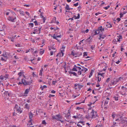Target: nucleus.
<instances>
[{
    "instance_id": "nucleus-37",
    "label": "nucleus",
    "mask_w": 127,
    "mask_h": 127,
    "mask_svg": "<svg viewBox=\"0 0 127 127\" xmlns=\"http://www.w3.org/2000/svg\"><path fill=\"white\" fill-rule=\"evenodd\" d=\"M70 73L71 74H73L75 76H76L77 75V74L75 72L71 71L70 72Z\"/></svg>"
},
{
    "instance_id": "nucleus-53",
    "label": "nucleus",
    "mask_w": 127,
    "mask_h": 127,
    "mask_svg": "<svg viewBox=\"0 0 127 127\" xmlns=\"http://www.w3.org/2000/svg\"><path fill=\"white\" fill-rule=\"evenodd\" d=\"M78 5V2H77L76 3L74 4L73 5L76 7Z\"/></svg>"
},
{
    "instance_id": "nucleus-19",
    "label": "nucleus",
    "mask_w": 127,
    "mask_h": 127,
    "mask_svg": "<svg viewBox=\"0 0 127 127\" xmlns=\"http://www.w3.org/2000/svg\"><path fill=\"white\" fill-rule=\"evenodd\" d=\"M98 29L100 32H103L104 31V28H102V26L99 27Z\"/></svg>"
},
{
    "instance_id": "nucleus-24",
    "label": "nucleus",
    "mask_w": 127,
    "mask_h": 127,
    "mask_svg": "<svg viewBox=\"0 0 127 127\" xmlns=\"http://www.w3.org/2000/svg\"><path fill=\"white\" fill-rule=\"evenodd\" d=\"M2 56H3L4 58L6 59H7V55L6 54V53L5 52L2 55Z\"/></svg>"
},
{
    "instance_id": "nucleus-42",
    "label": "nucleus",
    "mask_w": 127,
    "mask_h": 127,
    "mask_svg": "<svg viewBox=\"0 0 127 127\" xmlns=\"http://www.w3.org/2000/svg\"><path fill=\"white\" fill-rule=\"evenodd\" d=\"M82 73V70H81L79 71L78 72V74L79 75H80Z\"/></svg>"
},
{
    "instance_id": "nucleus-56",
    "label": "nucleus",
    "mask_w": 127,
    "mask_h": 127,
    "mask_svg": "<svg viewBox=\"0 0 127 127\" xmlns=\"http://www.w3.org/2000/svg\"><path fill=\"white\" fill-rule=\"evenodd\" d=\"M17 114L15 113V112H13V116H16Z\"/></svg>"
},
{
    "instance_id": "nucleus-43",
    "label": "nucleus",
    "mask_w": 127,
    "mask_h": 127,
    "mask_svg": "<svg viewBox=\"0 0 127 127\" xmlns=\"http://www.w3.org/2000/svg\"><path fill=\"white\" fill-rule=\"evenodd\" d=\"M107 27L109 28H111L112 27V25L111 24L109 23L108 25H107Z\"/></svg>"
},
{
    "instance_id": "nucleus-27",
    "label": "nucleus",
    "mask_w": 127,
    "mask_h": 127,
    "mask_svg": "<svg viewBox=\"0 0 127 127\" xmlns=\"http://www.w3.org/2000/svg\"><path fill=\"white\" fill-rule=\"evenodd\" d=\"M80 115V114H79L78 115H77L76 116H73L72 117V118L75 119H79L80 117H79V116Z\"/></svg>"
},
{
    "instance_id": "nucleus-32",
    "label": "nucleus",
    "mask_w": 127,
    "mask_h": 127,
    "mask_svg": "<svg viewBox=\"0 0 127 127\" xmlns=\"http://www.w3.org/2000/svg\"><path fill=\"white\" fill-rule=\"evenodd\" d=\"M66 10H70V9L69 8V5L67 4H66V6L65 7Z\"/></svg>"
},
{
    "instance_id": "nucleus-41",
    "label": "nucleus",
    "mask_w": 127,
    "mask_h": 127,
    "mask_svg": "<svg viewBox=\"0 0 127 127\" xmlns=\"http://www.w3.org/2000/svg\"><path fill=\"white\" fill-rule=\"evenodd\" d=\"M56 51V50L55 51H50V55L52 56L53 55V53H55Z\"/></svg>"
},
{
    "instance_id": "nucleus-29",
    "label": "nucleus",
    "mask_w": 127,
    "mask_h": 127,
    "mask_svg": "<svg viewBox=\"0 0 127 127\" xmlns=\"http://www.w3.org/2000/svg\"><path fill=\"white\" fill-rule=\"evenodd\" d=\"M42 124L44 126H47L46 125L47 124V123H46L45 120H43L42 121Z\"/></svg>"
},
{
    "instance_id": "nucleus-28",
    "label": "nucleus",
    "mask_w": 127,
    "mask_h": 127,
    "mask_svg": "<svg viewBox=\"0 0 127 127\" xmlns=\"http://www.w3.org/2000/svg\"><path fill=\"white\" fill-rule=\"evenodd\" d=\"M105 36H106L104 35H100L99 36L100 38H99V39H103Z\"/></svg>"
},
{
    "instance_id": "nucleus-40",
    "label": "nucleus",
    "mask_w": 127,
    "mask_h": 127,
    "mask_svg": "<svg viewBox=\"0 0 127 127\" xmlns=\"http://www.w3.org/2000/svg\"><path fill=\"white\" fill-rule=\"evenodd\" d=\"M71 54L73 56H75V55H76V53H74L73 51H72L71 53Z\"/></svg>"
},
{
    "instance_id": "nucleus-3",
    "label": "nucleus",
    "mask_w": 127,
    "mask_h": 127,
    "mask_svg": "<svg viewBox=\"0 0 127 127\" xmlns=\"http://www.w3.org/2000/svg\"><path fill=\"white\" fill-rule=\"evenodd\" d=\"M22 82H19L18 83V84L19 85H21L22 84H23L24 85H29L31 84L32 82V80H31L30 81H27L24 79V81H23V80L22 79Z\"/></svg>"
},
{
    "instance_id": "nucleus-52",
    "label": "nucleus",
    "mask_w": 127,
    "mask_h": 127,
    "mask_svg": "<svg viewBox=\"0 0 127 127\" xmlns=\"http://www.w3.org/2000/svg\"><path fill=\"white\" fill-rule=\"evenodd\" d=\"M39 75L40 76H42V72L39 71Z\"/></svg>"
},
{
    "instance_id": "nucleus-54",
    "label": "nucleus",
    "mask_w": 127,
    "mask_h": 127,
    "mask_svg": "<svg viewBox=\"0 0 127 127\" xmlns=\"http://www.w3.org/2000/svg\"><path fill=\"white\" fill-rule=\"evenodd\" d=\"M33 22L35 24V26L38 25V24L37 23L36 21H35Z\"/></svg>"
},
{
    "instance_id": "nucleus-20",
    "label": "nucleus",
    "mask_w": 127,
    "mask_h": 127,
    "mask_svg": "<svg viewBox=\"0 0 127 127\" xmlns=\"http://www.w3.org/2000/svg\"><path fill=\"white\" fill-rule=\"evenodd\" d=\"M81 70L82 73H83L84 74H85L88 70V69L86 68H84V69H82Z\"/></svg>"
},
{
    "instance_id": "nucleus-11",
    "label": "nucleus",
    "mask_w": 127,
    "mask_h": 127,
    "mask_svg": "<svg viewBox=\"0 0 127 127\" xmlns=\"http://www.w3.org/2000/svg\"><path fill=\"white\" fill-rule=\"evenodd\" d=\"M80 17V14L79 13H78L77 14V16L74 15L73 17L70 18L69 19V20L70 19L71 20V21H73L74 20L73 18H74L75 19H78Z\"/></svg>"
},
{
    "instance_id": "nucleus-59",
    "label": "nucleus",
    "mask_w": 127,
    "mask_h": 127,
    "mask_svg": "<svg viewBox=\"0 0 127 127\" xmlns=\"http://www.w3.org/2000/svg\"><path fill=\"white\" fill-rule=\"evenodd\" d=\"M101 14V13H100V12H97L95 14V15L96 16H97V15H98L99 14Z\"/></svg>"
},
{
    "instance_id": "nucleus-58",
    "label": "nucleus",
    "mask_w": 127,
    "mask_h": 127,
    "mask_svg": "<svg viewBox=\"0 0 127 127\" xmlns=\"http://www.w3.org/2000/svg\"><path fill=\"white\" fill-rule=\"evenodd\" d=\"M11 95V94L10 92H8L7 94V96H10Z\"/></svg>"
},
{
    "instance_id": "nucleus-26",
    "label": "nucleus",
    "mask_w": 127,
    "mask_h": 127,
    "mask_svg": "<svg viewBox=\"0 0 127 127\" xmlns=\"http://www.w3.org/2000/svg\"><path fill=\"white\" fill-rule=\"evenodd\" d=\"M100 32L98 29L97 30H95V35H97L99 34Z\"/></svg>"
},
{
    "instance_id": "nucleus-15",
    "label": "nucleus",
    "mask_w": 127,
    "mask_h": 127,
    "mask_svg": "<svg viewBox=\"0 0 127 127\" xmlns=\"http://www.w3.org/2000/svg\"><path fill=\"white\" fill-rule=\"evenodd\" d=\"M119 97V95L118 94H116L114 95L113 97L114 99L116 101H117L118 100V98Z\"/></svg>"
},
{
    "instance_id": "nucleus-25",
    "label": "nucleus",
    "mask_w": 127,
    "mask_h": 127,
    "mask_svg": "<svg viewBox=\"0 0 127 127\" xmlns=\"http://www.w3.org/2000/svg\"><path fill=\"white\" fill-rule=\"evenodd\" d=\"M44 50L43 49H41L39 52V53L41 55H42L44 53Z\"/></svg>"
},
{
    "instance_id": "nucleus-49",
    "label": "nucleus",
    "mask_w": 127,
    "mask_h": 127,
    "mask_svg": "<svg viewBox=\"0 0 127 127\" xmlns=\"http://www.w3.org/2000/svg\"><path fill=\"white\" fill-rule=\"evenodd\" d=\"M57 81H52V84L53 85H55V84L56 83Z\"/></svg>"
},
{
    "instance_id": "nucleus-44",
    "label": "nucleus",
    "mask_w": 127,
    "mask_h": 127,
    "mask_svg": "<svg viewBox=\"0 0 127 127\" xmlns=\"http://www.w3.org/2000/svg\"><path fill=\"white\" fill-rule=\"evenodd\" d=\"M76 109L78 110H79L80 109H83V108H81L80 107H77L76 108Z\"/></svg>"
},
{
    "instance_id": "nucleus-35",
    "label": "nucleus",
    "mask_w": 127,
    "mask_h": 127,
    "mask_svg": "<svg viewBox=\"0 0 127 127\" xmlns=\"http://www.w3.org/2000/svg\"><path fill=\"white\" fill-rule=\"evenodd\" d=\"M80 123H81L82 124V123L81 122H78V123H77V126H78V127H82L81 125L80 124Z\"/></svg>"
},
{
    "instance_id": "nucleus-10",
    "label": "nucleus",
    "mask_w": 127,
    "mask_h": 127,
    "mask_svg": "<svg viewBox=\"0 0 127 127\" xmlns=\"http://www.w3.org/2000/svg\"><path fill=\"white\" fill-rule=\"evenodd\" d=\"M64 50H61V52L57 54L56 55V57H57L59 56V57L63 56H64Z\"/></svg>"
},
{
    "instance_id": "nucleus-1",
    "label": "nucleus",
    "mask_w": 127,
    "mask_h": 127,
    "mask_svg": "<svg viewBox=\"0 0 127 127\" xmlns=\"http://www.w3.org/2000/svg\"><path fill=\"white\" fill-rule=\"evenodd\" d=\"M83 87V85H81L80 83H75L74 84L73 87L74 88L76 91H78L79 92H77V95H73V96H74L75 98L79 96L80 95V91Z\"/></svg>"
},
{
    "instance_id": "nucleus-60",
    "label": "nucleus",
    "mask_w": 127,
    "mask_h": 127,
    "mask_svg": "<svg viewBox=\"0 0 127 127\" xmlns=\"http://www.w3.org/2000/svg\"><path fill=\"white\" fill-rule=\"evenodd\" d=\"M110 78H108L106 80V82H108L110 81Z\"/></svg>"
},
{
    "instance_id": "nucleus-61",
    "label": "nucleus",
    "mask_w": 127,
    "mask_h": 127,
    "mask_svg": "<svg viewBox=\"0 0 127 127\" xmlns=\"http://www.w3.org/2000/svg\"><path fill=\"white\" fill-rule=\"evenodd\" d=\"M117 20L118 21V22H119L121 20V19L119 18H117Z\"/></svg>"
},
{
    "instance_id": "nucleus-2",
    "label": "nucleus",
    "mask_w": 127,
    "mask_h": 127,
    "mask_svg": "<svg viewBox=\"0 0 127 127\" xmlns=\"http://www.w3.org/2000/svg\"><path fill=\"white\" fill-rule=\"evenodd\" d=\"M15 13L14 12H12L11 14L8 17L7 19L8 21L10 22H14L17 21V18L16 15H14Z\"/></svg>"
},
{
    "instance_id": "nucleus-39",
    "label": "nucleus",
    "mask_w": 127,
    "mask_h": 127,
    "mask_svg": "<svg viewBox=\"0 0 127 127\" xmlns=\"http://www.w3.org/2000/svg\"><path fill=\"white\" fill-rule=\"evenodd\" d=\"M49 50H51V49H53L55 50H56V48L53 47H49Z\"/></svg>"
},
{
    "instance_id": "nucleus-17",
    "label": "nucleus",
    "mask_w": 127,
    "mask_h": 127,
    "mask_svg": "<svg viewBox=\"0 0 127 127\" xmlns=\"http://www.w3.org/2000/svg\"><path fill=\"white\" fill-rule=\"evenodd\" d=\"M23 77L19 76L18 78L17 79V80L18 81L21 82H22V79L23 80V81L24 80L23 78Z\"/></svg>"
},
{
    "instance_id": "nucleus-50",
    "label": "nucleus",
    "mask_w": 127,
    "mask_h": 127,
    "mask_svg": "<svg viewBox=\"0 0 127 127\" xmlns=\"http://www.w3.org/2000/svg\"><path fill=\"white\" fill-rule=\"evenodd\" d=\"M54 96H55V95H54L50 94L49 95L48 97H49L50 98L51 97H54Z\"/></svg>"
},
{
    "instance_id": "nucleus-4",
    "label": "nucleus",
    "mask_w": 127,
    "mask_h": 127,
    "mask_svg": "<svg viewBox=\"0 0 127 127\" xmlns=\"http://www.w3.org/2000/svg\"><path fill=\"white\" fill-rule=\"evenodd\" d=\"M121 77H119L117 79H114V80L111 81V83L110 84L111 86L114 85H116L118 82H120Z\"/></svg>"
},
{
    "instance_id": "nucleus-45",
    "label": "nucleus",
    "mask_w": 127,
    "mask_h": 127,
    "mask_svg": "<svg viewBox=\"0 0 127 127\" xmlns=\"http://www.w3.org/2000/svg\"><path fill=\"white\" fill-rule=\"evenodd\" d=\"M97 79L98 81L99 82H100L101 81V78L100 77V76H97Z\"/></svg>"
},
{
    "instance_id": "nucleus-5",
    "label": "nucleus",
    "mask_w": 127,
    "mask_h": 127,
    "mask_svg": "<svg viewBox=\"0 0 127 127\" xmlns=\"http://www.w3.org/2000/svg\"><path fill=\"white\" fill-rule=\"evenodd\" d=\"M52 119H56L57 121L60 120V119H62V117L59 114L55 115H54L52 116Z\"/></svg>"
},
{
    "instance_id": "nucleus-36",
    "label": "nucleus",
    "mask_w": 127,
    "mask_h": 127,
    "mask_svg": "<svg viewBox=\"0 0 127 127\" xmlns=\"http://www.w3.org/2000/svg\"><path fill=\"white\" fill-rule=\"evenodd\" d=\"M8 92L7 91H5L4 93V94L5 96L6 97H7V94Z\"/></svg>"
},
{
    "instance_id": "nucleus-6",
    "label": "nucleus",
    "mask_w": 127,
    "mask_h": 127,
    "mask_svg": "<svg viewBox=\"0 0 127 127\" xmlns=\"http://www.w3.org/2000/svg\"><path fill=\"white\" fill-rule=\"evenodd\" d=\"M14 109V111L15 110L17 113H21L22 112V110H21L20 108L19 107L18 105L17 104L15 105Z\"/></svg>"
},
{
    "instance_id": "nucleus-23",
    "label": "nucleus",
    "mask_w": 127,
    "mask_h": 127,
    "mask_svg": "<svg viewBox=\"0 0 127 127\" xmlns=\"http://www.w3.org/2000/svg\"><path fill=\"white\" fill-rule=\"evenodd\" d=\"M23 72H20L18 73V74L19 75V76L21 77H25L24 74H23Z\"/></svg>"
},
{
    "instance_id": "nucleus-8",
    "label": "nucleus",
    "mask_w": 127,
    "mask_h": 127,
    "mask_svg": "<svg viewBox=\"0 0 127 127\" xmlns=\"http://www.w3.org/2000/svg\"><path fill=\"white\" fill-rule=\"evenodd\" d=\"M81 69V68L79 66H77V65H74L73 68L72 70L73 71H77V69L80 70Z\"/></svg>"
},
{
    "instance_id": "nucleus-55",
    "label": "nucleus",
    "mask_w": 127,
    "mask_h": 127,
    "mask_svg": "<svg viewBox=\"0 0 127 127\" xmlns=\"http://www.w3.org/2000/svg\"><path fill=\"white\" fill-rule=\"evenodd\" d=\"M4 79V77L2 76H0V79L3 80Z\"/></svg>"
},
{
    "instance_id": "nucleus-46",
    "label": "nucleus",
    "mask_w": 127,
    "mask_h": 127,
    "mask_svg": "<svg viewBox=\"0 0 127 127\" xmlns=\"http://www.w3.org/2000/svg\"><path fill=\"white\" fill-rule=\"evenodd\" d=\"M109 5H108L107 6L104 7V8L105 10H107L110 7Z\"/></svg>"
},
{
    "instance_id": "nucleus-13",
    "label": "nucleus",
    "mask_w": 127,
    "mask_h": 127,
    "mask_svg": "<svg viewBox=\"0 0 127 127\" xmlns=\"http://www.w3.org/2000/svg\"><path fill=\"white\" fill-rule=\"evenodd\" d=\"M30 90V88L26 89L24 93V96H27Z\"/></svg>"
},
{
    "instance_id": "nucleus-51",
    "label": "nucleus",
    "mask_w": 127,
    "mask_h": 127,
    "mask_svg": "<svg viewBox=\"0 0 127 127\" xmlns=\"http://www.w3.org/2000/svg\"><path fill=\"white\" fill-rule=\"evenodd\" d=\"M93 74V73L92 72H91L90 74L89 75V78H90L91 76H92Z\"/></svg>"
},
{
    "instance_id": "nucleus-48",
    "label": "nucleus",
    "mask_w": 127,
    "mask_h": 127,
    "mask_svg": "<svg viewBox=\"0 0 127 127\" xmlns=\"http://www.w3.org/2000/svg\"><path fill=\"white\" fill-rule=\"evenodd\" d=\"M33 23H30L29 24V25L31 27H32L33 26Z\"/></svg>"
},
{
    "instance_id": "nucleus-64",
    "label": "nucleus",
    "mask_w": 127,
    "mask_h": 127,
    "mask_svg": "<svg viewBox=\"0 0 127 127\" xmlns=\"http://www.w3.org/2000/svg\"><path fill=\"white\" fill-rule=\"evenodd\" d=\"M95 127H102L100 125H97Z\"/></svg>"
},
{
    "instance_id": "nucleus-57",
    "label": "nucleus",
    "mask_w": 127,
    "mask_h": 127,
    "mask_svg": "<svg viewBox=\"0 0 127 127\" xmlns=\"http://www.w3.org/2000/svg\"><path fill=\"white\" fill-rule=\"evenodd\" d=\"M65 48V47L62 46L61 49V50H64Z\"/></svg>"
},
{
    "instance_id": "nucleus-30",
    "label": "nucleus",
    "mask_w": 127,
    "mask_h": 127,
    "mask_svg": "<svg viewBox=\"0 0 127 127\" xmlns=\"http://www.w3.org/2000/svg\"><path fill=\"white\" fill-rule=\"evenodd\" d=\"M91 37H89L85 41L86 42H89L91 41Z\"/></svg>"
},
{
    "instance_id": "nucleus-22",
    "label": "nucleus",
    "mask_w": 127,
    "mask_h": 127,
    "mask_svg": "<svg viewBox=\"0 0 127 127\" xmlns=\"http://www.w3.org/2000/svg\"><path fill=\"white\" fill-rule=\"evenodd\" d=\"M25 108L28 110L30 108V105L27 103H26L25 106Z\"/></svg>"
},
{
    "instance_id": "nucleus-31",
    "label": "nucleus",
    "mask_w": 127,
    "mask_h": 127,
    "mask_svg": "<svg viewBox=\"0 0 127 127\" xmlns=\"http://www.w3.org/2000/svg\"><path fill=\"white\" fill-rule=\"evenodd\" d=\"M113 125L111 127H114L116 126H117V125L116 122H113Z\"/></svg>"
},
{
    "instance_id": "nucleus-9",
    "label": "nucleus",
    "mask_w": 127,
    "mask_h": 127,
    "mask_svg": "<svg viewBox=\"0 0 127 127\" xmlns=\"http://www.w3.org/2000/svg\"><path fill=\"white\" fill-rule=\"evenodd\" d=\"M41 28V27H35L34 28V31H35V32H37V34H39L40 32V31Z\"/></svg>"
},
{
    "instance_id": "nucleus-34",
    "label": "nucleus",
    "mask_w": 127,
    "mask_h": 127,
    "mask_svg": "<svg viewBox=\"0 0 127 127\" xmlns=\"http://www.w3.org/2000/svg\"><path fill=\"white\" fill-rule=\"evenodd\" d=\"M104 74V73H98V76H101L102 77H103V75Z\"/></svg>"
},
{
    "instance_id": "nucleus-16",
    "label": "nucleus",
    "mask_w": 127,
    "mask_h": 127,
    "mask_svg": "<svg viewBox=\"0 0 127 127\" xmlns=\"http://www.w3.org/2000/svg\"><path fill=\"white\" fill-rule=\"evenodd\" d=\"M88 53L87 52H85L83 53V57L85 58H90V57L87 56Z\"/></svg>"
},
{
    "instance_id": "nucleus-12",
    "label": "nucleus",
    "mask_w": 127,
    "mask_h": 127,
    "mask_svg": "<svg viewBox=\"0 0 127 127\" xmlns=\"http://www.w3.org/2000/svg\"><path fill=\"white\" fill-rule=\"evenodd\" d=\"M55 34H54V35H52L51 37H53V38L54 39H56L58 41H59V40H58V39L57 38V37H59L60 38H61V35H57L55 36Z\"/></svg>"
},
{
    "instance_id": "nucleus-47",
    "label": "nucleus",
    "mask_w": 127,
    "mask_h": 127,
    "mask_svg": "<svg viewBox=\"0 0 127 127\" xmlns=\"http://www.w3.org/2000/svg\"><path fill=\"white\" fill-rule=\"evenodd\" d=\"M32 120H30L29 121V125H32Z\"/></svg>"
},
{
    "instance_id": "nucleus-38",
    "label": "nucleus",
    "mask_w": 127,
    "mask_h": 127,
    "mask_svg": "<svg viewBox=\"0 0 127 127\" xmlns=\"http://www.w3.org/2000/svg\"><path fill=\"white\" fill-rule=\"evenodd\" d=\"M20 14L23 16H24L25 14L24 13V12L22 11H20Z\"/></svg>"
},
{
    "instance_id": "nucleus-7",
    "label": "nucleus",
    "mask_w": 127,
    "mask_h": 127,
    "mask_svg": "<svg viewBox=\"0 0 127 127\" xmlns=\"http://www.w3.org/2000/svg\"><path fill=\"white\" fill-rule=\"evenodd\" d=\"M92 118H95L97 116V114L96 112L94 110H92L91 113Z\"/></svg>"
},
{
    "instance_id": "nucleus-62",
    "label": "nucleus",
    "mask_w": 127,
    "mask_h": 127,
    "mask_svg": "<svg viewBox=\"0 0 127 127\" xmlns=\"http://www.w3.org/2000/svg\"><path fill=\"white\" fill-rule=\"evenodd\" d=\"M55 92H56V91H54V90L52 91L51 92V93H52V94H55Z\"/></svg>"
},
{
    "instance_id": "nucleus-14",
    "label": "nucleus",
    "mask_w": 127,
    "mask_h": 127,
    "mask_svg": "<svg viewBox=\"0 0 127 127\" xmlns=\"http://www.w3.org/2000/svg\"><path fill=\"white\" fill-rule=\"evenodd\" d=\"M109 99V97H106L104 102V106H106V105L108 104Z\"/></svg>"
},
{
    "instance_id": "nucleus-63",
    "label": "nucleus",
    "mask_w": 127,
    "mask_h": 127,
    "mask_svg": "<svg viewBox=\"0 0 127 127\" xmlns=\"http://www.w3.org/2000/svg\"><path fill=\"white\" fill-rule=\"evenodd\" d=\"M120 62V61L119 60H118L117 61L115 62V63L117 64H118Z\"/></svg>"
},
{
    "instance_id": "nucleus-18",
    "label": "nucleus",
    "mask_w": 127,
    "mask_h": 127,
    "mask_svg": "<svg viewBox=\"0 0 127 127\" xmlns=\"http://www.w3.org/2000/svg\"><path fill=\"white\" fill-rule=\"evenodd\" d=\"M33 114H32L31 111H30L29 113V119H30V120H32V119L33 117Z\"/></svg>"
},
{
    "instance_id": "nucleus-21",
    "label": "nucleus",
    "mask_w": 127,
    "mask_h": 127,
    "mask_svg": "<svg viewBox=\"0 0 127 127\" xmlns=\"http://www.w3.org/2000/svg\"><path fill=\"white\" fill-rule=\"evenodd\" d=\"M70 116V112H68L67 114L65 115V117L67 118H69Z\"/></svg>"
},
{
    "instance_id": "nucleus-33",
    "label": "nucleus",
    "mask_w": 127,
    "mask_h": 127,
    "mask_svg": "<svg viewBox=\"0 0 127 127\" xmlns=\"http://www.w3.org/2000/svg\"><path fill=\"white\" fill-rule=\"evenodd\" d=\"M7 59H6L4 58L1 57V60L2 61L6 62V61Z\"/></svg>"
}]
</instances>
